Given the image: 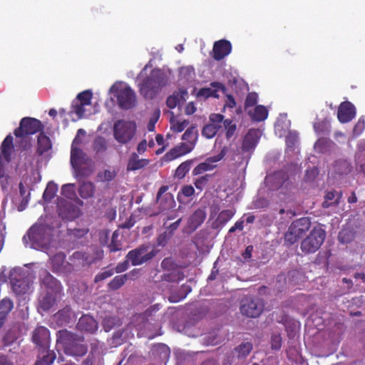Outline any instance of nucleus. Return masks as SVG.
I'll return each mask as SVG.
<instances>
[{"instance_id":"obj_1","label":"nucleus","mask_w":365,"mask_h":365,"mask_svg":"<svg viewBox=\"0 0 365 365\" xmlns=\"http://www.w3.org/2000/svg\"><path fill=\"white\" fill-rule=\"evenodd\" d=\"M56 345L61 347L66 355L81 357L88 351L83 344V337L78 336L66 329L59 330L56 334Z\"/></svg>"},{"instance_id":"obj_2","label":"nucleus","mask_w":365,"mask_h":365,"mask_svg":"<svg viewBox=\"0 0 365 365\" xmlns=\"http://www.w3.org/2000/svg\"><path fill=\"white\" fill-rule=\"evenodd\" d=\"M168 82L167 75L160 68L153 69L139 84V91L146 99H153Z\"/></svg>"},{"instance_id":"obj_3","label":"nucleus","mask_w":365,"mask_h":365,"mask_svg":"<svg viewBox=\"0 0 365 365\" xmlns=\"http://www.w3.org/2000/svg\"><path fill=\"white\" fill-rule=\"evenodd\" d=\"M136 130L134 121L118 120L113 124V137L118 143L125 145L133 139Z\"/></svg>"},{"instance_id":"obj_4","label":"nucleus","mask_w":365,"mask_h":365,"mask_svg":"<svg viewBox=\"0 0 365 365\" xmlns=\"http://www.w3.org/2000/svg\"><path fill=\"white\" fill-rule=\"evenodd\" d=\"M311 220L303 217L294 220L284 235V242L292 245L301 239L311 227Z\"/></svg>"},{"instance_id":"obj_5","label":"nucleus","mask_w":365,"mask_h":365,"mask_svg":"<svg viewBox=\"0 0 365 365\" xmlns=\"http://www.w3.org/2000/svg\"><path fill=\"white\" fill-rule=\"evenodd\" d=\"M326 232L319 226H315L309 234L302 241L300 248L304 254L317 252L323 244Z\"/></svg>"},{"instance_id":"obj_6","label":"nucleus","mask_w":365,"mask_h":365,"mask_svg":"<svg viewBox=\"0 0 365 365\" xmlns=\"http://www.w3.org/2000/svg\"><path fill=\"white\" fill-rule=\"evenodd\" d=\"M157 254V251L150 244H143L130 250L125 258L133 266H138L151 260Z\"/></svg>"},{"instance_id":"obj_7","label":"nucleus","mask_w":365,"mask_h":365,"mask_svg":"<svg viewBox=\"0 0 365 365\" xmlns=\"http://www.w3.org/2000/svg\"><path fill=\"white\" fill-rule=\"evenodd\" d=\"M43 126L41 120L30 118H23L20 122L19 127L14 130V135L17 138H23L26 135H34L42 130Z\"/></svg>"},{"instance_id":"obj_8","label":"nucleus","mask_w":365,"mask_h":365,"mask_svg":"<svg viewBox=\"0 0 365 365\" xmlns=\"http://www.w3.org/2000/svg\"><path fill=\"white\" fill-rule=\"evenodd\" d=\"M264 304L259 298L245 297L242 300L241 313L250 318L258 317L263 311Z\"/></svg>"},{"instance_id":"obj_9","label":"nucleus","mask_w":365,"mask_h":365,"mask_svg":"<svg viewBox=\"0 0 365 365\" xmlns=\"http://www.w3.org/2000/svg\"><path fill=\"white\" fill-rule=\"evenodd\" d=\"M66 255L58 252L50 258L51 270L56 274H68L73 270V266L66 261Z\"/></svg>"},{"instance_id":"obj_10","label":"nucleus","mask_w":365,"mask_h":365,"mask_svg":"<svg viewBox=\"0 0 365 365\" xmlns=\"http://www.w3.org/2000/svg\"><path fill=\"white\" fill-rule=\"evenodd\" d=\"M209 120V123L202 130V135L207 139L212 138L222 128L224 115L220 113H212Z\"/></svg>"},{"instance_id":"obj_11","label":"nucleus","mask_w":365,"mask_h":365,"mask_svg":"<svg viewBox=\"0 0 365 365\" xmlns=\"http://www.w3.org/2000/svg\"><path fill=\"white\" fill-rule=\"evenodd\" d=\"M45 232L46 228L43 225H34L28 230L26 235L23 237V240L26 243H28V238L33 247L40 246L44 243Z\"/></svg>"},{"instance_id":"obj_12","label":"nucleus","mask_w":365,"mask_h":365,"mask_svg":"<svg viewBox=\"0 0 365 365\" xmlns=\"http://www.w3.org/2000/svg\"><path fill=\"white\" fill-rule=\"evenodd\" d=\"M116 98L119 107L123 109L128 110L135 106V94L129 86L120 89L118 92Z\"/></svg>"},{"instance_id":"obj_13","label":"nucleus","mask_w":365,"mask_h":365,"mask_svg":"<svg viewBox=\"0 0 365 365\" xmlns=\"http://www.w3.org/2000/svg\"><path fill=\"white\" fill-rule=\"evenodd\" d=\"M32 341L38 347L39 350L42 349V352L49 348L50 344V331L43 326L36 327L32 334Z\"/></svg>"},{"instance_id":"obj_14","label":"nucleus","mask_w":365,"mask_h":365,"mask_svg":"<svg viewBox=\"0 0 365 365\" xmlns=\"http://www.w3.org/2000/svg\"><path fill=\"white\" fill-rule=\"evenodd\" d=\"M356 116V108L349 101L342 102L337 112V118L339 122L346 123L351 121Z\"/></svg>"},{"instance_id":"obj_15","label":"nucleus","mask_w":365,"mask_h":365,"mask_svg":"<svg viewBox=\"0 0 365 365\" xmlns=\"http://www.w3.org/2000/svg\"><path fill=\"white\" fill-rule=\"evenodd\" d=\"M232 51L231 43L225 39L215 41L212 48V57L216 61H220L228 56Z\"/></svg>"},{"instance_id":"obj_16","label":"nucleus","mask_w":365,"mask_h":365,"mask_svg":"<svg viewBox=\"0 0 365 365\" xmlns=\"http://www.w3.org/2000/svg\"><path fill=\"white\" fill-rule=\"evenodd\" d=\"M58 215L63 218L72 220L77 217V210L72 202L61 200L58 204Z\"/></svg>"},{"instance_id":"obj_17","label":"nucleus","mask_w":365,"mask_h":365,"mask_svg":"<svg viewBox=\"0 0 365 365\" xmlns=\"http://www.w3.org/2000/svg\"><path fill=\"white\" fill-rule=\"evenodd\" d=\"M210 86V88H200L197 92V97H203L206 99L210 97L218 98L219 95L217 92L219 90L222 91L223 93H225L227 91L225 85L220 82H212L211 83Z\"/></svg>"},{"instance_id":"obj_18","label":"nucleus","mask_w":365,"mask_h":365,"mask_svg":"<svg viewBox=\"0 0 365 365\" xmlns=\"http://www.w3.org/2000/svg\"><path fill=\"white\" fill-rule=\"evenodd\" d=\"M259 138V131L256 129H250L245 135L242 142V151L249 152L253 150L256 147Z\"/></svg>"},{"instance_id":"obj_19","label":"nucleus","mask_w":365,"mask_h":365,"mask_svg":"<svg viewBox=\"0 0 365 365\" xmlns=\"http://www.w3.org/2000/svg\"><path fill=\"white\" fill-rule=\"evenodd\" d=\"M77 328L81 331L93 333L98 329V323L90 315H83L77 323Z\"/></svg>"},{"instance_id":"obj_20","label":"nucleus","mask_w":365,"mask_h":365,"mask_svg":"<svg viewBox=\"0 0 365 365\" xmlns=\"http://www.w3.org/2000/svg\"><path fill=\"white\" fill-rule=\"evenodd\" d=\"M149 162L148 159H139L138 154L133 153L128 159L126 170L130 172L140 170L147 166Z\"/></svg>"},{"instance_id":"obj_21","label":"nucleus","mask_w":365,"mask_h":365,"mask_svg":"<svg viewBox=\"0 0 365 365\" xmlns=\"http://www.w3.org/2000/svg\"><path fill=\"white\" fill-rule=\"evenodd\" d=\"M206 213L201 209L195 210L189 217L188 227L192 231L196 230L205 221Z\"/></svg>"},{"instance_id":"obj_22","label":"nucleus","mask_w":365,"mask_h":365,"mask_svg":"<svg viewBox=\"0 0 365 365\" xmlns=\"http://www.w3.org/2000/svg\"><path fill=\"white\" fill-rule=\"evenodd\" d=\"M13 308L14 302L10 298L5 297L0 302V328Z\"/></svg>"},{"instance_id":"obj_23","label":"nucleus","mask_w":365,"mask_h":365,"mask_svg":"<svg viewBox=\"0 0 365 365\" xmlns=\"http://www.w3.org/2000/svg\"><path fill=\"white\" fill-rule=\"evenodd\" d=\"M342 197L341 192L331 190L327 192L324 196V200L322 202L324 208H328L331 206H336L339 204V201Z\"/></svg>"},{"instance_id":"obj_24","label":"nucleus","mask_w":365,"mask_h":365,"mask_svg":"<svg viewBox=\"0 0 365 365\" xmlns=\"http://www.w3.org/2000/svg\"><path fill=\"white\" fill-rule=\"evenodd\" d=\"M11 284L14 292L16 294H24L29 289V282L25 279L11 278Z\"/></svg>"},{"instance_id":"obj_25","label":"nucleus","mask_w":365,"mask_h":365,"mask_svg":"<svg viewBox=\"0 0 365 365\" xmlns=\"http://www.w3.org/2000/svg\"><path fill=\"white\" fill-rule=\"evenodd\" d=\"M253 346L251 342H242L236 346L231 352V355L237 356L238 359L247 357L252 350Z\"/></svg>"},{"instance_id":"obj_26","label":"nucleus","mask_w":365,"mask_h":365,"mask_svg":"<svg viewBox=\"0 0 365 365\" xmlns=\"http://www.w3.org/2000/svg\"><path fill=\"white\" fill-rule=\"evenodd\" d=\"M351 170V165L346 160L339 159L336 160L334 164V173L335 175H347Z\"/></svg>"},{"instance_id":"obj_27","label":"nucleus","mask_w":365,"mask_h":365,"mask_svg":"<svg viewBox=\"0 0 365 365\" xmlns=\"http://www.w3.org/2000/svg\"><path fill=\"white\" fill-rule=\"evenodd\" d=\"M41 283L46 288L53 291L58 290L60 286L59 282L47 271L43 273Z\"/></svg>"},{"instance_id":"obj_28","label":"nucleus","mask_w":365,"mask_h":365,"mask_svg":"<svg viewBox=\"0 0 365 365\" xmlns=\"http://www.w3.org/2000/svg\"><path fill=\"white\" fill-rule=\"evenodd\" d=\"M55 302L56 299L53 295L49 292H46L39 299L38 309L47 312L53 306Z\"/></svg>"},{"instance_id":"obj_29","label":"nucleus","mask_w":365,"mask_h":365,"mask_svg":"<svg viewBox=\"0 0 365 365\" xmlns=\"http://www.w3.org/2000/svg\"><path fill=\"white\" fill-rule=\"evenodd\" d=\"M38 148L37 151L39 155H43L51 148V142L50 138L43 133H41L38 137L37 140Z\"/></svg>"},{"instance_id":"obj_30","label":"nucleus","mask_w":365,"mask_h":365,"mask_svg":"<svg viewBox=\"0 0 365 365\" xmlns=\"http://www.w3.org/2000/svg\"><path fill=\"white\" fill-rule=\"evenodd\" d=\"M78 192L83 199L92 197L95 192V185L91 182H84L80 185Z\"/></svg>"},{"instance_id":"obj_31","label":"nucleus","mask_w":365,"mask_h":365,"mask_svg":"<svg viewBox=\"0 0 365 365\" xmlns=\"http://www.w3.org/2000/svg\"><path fill=\"white\" fill-rule=\"evenodd\" d=\"M184 277L185 275L183 272L178 269L170 271L168 273L163 274L161 276L162 280L168 282H179L182 280Z\"/></svg>"},{"instance_id":"obj_32","label":"nucleus","mask_w":365,"mask_h":365,"mask_svg":"<svg viewBox=\"0 0 365 365\" xmlns=\"http://www.w3.org/2000/svg\"><path fill=\"white\" fill-rule=\"evenodd\" d=\"M39 351H41L42 354L46 352V354L43 355L41 358H38L34 365H51L56 358L55 352L49 351L48 349L44 350L43 352H42V349L39 350Z\"/></svg>"},{"instance_id":"obj_33","label":"nucleus","mask_w":365,"mask_h":365,"mask_svg":"<svg viewBox=\"0 0 365 365\" xmlns=\"http://www.w3.org/2000/svg\"><path fill=\"white\" fill-rule=\"evenodd\" d=\"M13 148V137L11 135H7L1 146V153L6 160H9L11 150Z\"/></svg>"},{"instance_id":"obj_34","label":"nucleus","mask_w":365,"mask_h":365,"mask_svg":"<svg viewBox=\"0 0 365 365\" xmlns=\"http://www.w3.org/2000/svg\"><path fill=\"white\" fill-rule=\"evenodd\" d=\"M198 132L195 126L189 127L183 133L182 139L187 142L188 144L195 146L197 140Z\"/></svg>"},{"instance_id":"obj_35","label":"nucleus","mask_w":365,"mask_h":365,"mask_svg":"<svg viewBox=\"0 0 365 365\" xmlns=\"http://www.w3.org/2000/svg\"><path fill=\"white\" fill-rule=\"evenodd\" d=\"M250 115L252 120L260 122L264 120L268 115V110L264 106H257L253 113H250Z\"/></svg>"},{"instance_id":"obj_36","label":"nucleus","mask_w":365,"mask_h":365,"mask_svg":"<svg viewBox=\"0 0 365 365\" xmlns=\"http://www.w3.org/2000/svg\"><path fill=\"white\" fill-rule=\"evenodd\" d=\"M235 215V211L232 210H222L216 220H215V224H216V227H222L224 226L228 221H230L232 217L234 216Z\"/></svg>"},{"instance_id":"obj_37","label":"nucleus","mask_w":365,"mask_h":365,"mask_svg":"<svg viewBox=\"0 0 365 365\" xmlns=\"http://www.w3.org/2000/svg\"><path fill=\"white\" fill-rule=\"evenodd\" d=\"M58 191V185L55 182L51 181L47 184V186L43 192V198L46 202L51 201L56 196Z\"/></svg>"},{"instance_id":"obj_38","label":"nucleus","mask_w":365,"mask_h":365,"mask_svg":"<svg viewBox=\"0 0 365 365\" xmlns=\"http://www.w3.org/2000/svg\"><path fill=\"white\" fill-rule=\"evenodd\" d=\"M192 163V160H188L182 163L175 170V177L178 179L184 178L190 170Z\"/></svg>"},{"instance_id":"obj_39","label":"nucleus","mask_w":365,"mask_h":365,"mask_svg":"<svg viewBox=\"0 0 365 365\" xmlns=\"http://www.w3.org/2000/svg\"><path fill=\"white\" fill-rule=\"evenodd\" d=\"M126 281L127 280L124 274L115 276L108 284V287L110 290L115 291L120 288L126 282Z\"/></svg>"},{"instance_id":"obj_40","label":"nucleus","mask_w":365,"mask_h":365,"mask_svg":"<svg viewBox=\"0 0 365 365\" xmlns=\"http://www.w3.org/2000/svg\"><path fill=\"white\" fill-rule=\"evenodd\" d=\"M223 125L226 130L225 136L227 139L231 138L237 130V125L231 119H225L222 121Z\"/></svg>"},{"instance_id":"obj_41","label":"nucleus","mask_w":365,"mask_h":365,"mask_svg":"<svg viewBox=\"0 0 365 365\" xmlns=\"http://www.w3.org/2000/svg\"><path fill=\"white\" fill-rule=\"evenodd\" d=\"M216 165L210 164L207 160L205 162L200 163L197 166H196L192 170L193 175H200L206 171L212 170L215 168H216Z\"/></svg>"},{"instance_id":"obj_42","label":"nucleus","mask_w":365,"mask_h":365,"mask_svg":"<svg viewBox=\"0 0 365 365\" xmlns=\"http://www.w3.org/2000/svg\"><path fill=\"white\" fill-rule=\"evenodd\" d=\"M107 149V142L106 140L101 136H98L96 138L93 142V150L97 153H103L105 152Z\"/></svg>"},{"instance_id":"obj_43","label":"nucleus","mask_w":365,"mask_h":365,"mask_svg":"<svg viewBox=\"0 0 365 365\" xmlns=\"http://www.w3.org/2000/svg\"><path fill=\"white\" fill-rule=\"evenodd\" d=\"M355 160L356 168L365 175V151L357 152L355 155Z\"/></svg>"},{"instance_id":"obj_44","label":"nucleus","mask_w":365,"mask_h":365,"mask_svg":"<svg viewBox=\"0 0 365 365\" xmlns=\"http://www.w3.org/2000/svg\"><path fill=\"white\" fill-rule=\"evenodd\" d=\"M92 96V92L89 90H86L78 93L75 100L83 104L89 106L91 103Z\"/></svg>"},{"instance_id":"obj_45","label":"nucleus","mask_w":365,"mask_h":365,"mask_svg":"<svg viewBox=\"0 0 365 365\" xmlns=\"http://www.w3.org/2000/svg\"><path fill=\"white\" fill-rule=\"evenodd\" d=\"M314 129L318 134L330 132V124L327 120H322L314 124Z\"/></svg>"},{"instance_id":"obj_46","label":"nucleus","mask_w":365,"mask_h":365,"mask_svg":"<svg viewBox=\"0 0 365 365\" xmlns=\"http://www.w3.org/2000/svg\"><path fill=\"white\" fill-rule=\"evenodd\" d=\"M116 176V173L114 170H106L103 172H100L97 175V178L101 182H109L113 180Z\"/></svg>"},{"instance_id":"obj_47","label":"nucleus","mask_w":365,"mask_h":365,"mask_svg":"<svg viewBox=\"0 0 365 365\" xmlns=\"http://www.w3.org/2000/svg\"><path fill=\"white\" fill-rule=\"evenodd\" d=\"M178 146L170 149L164 156L163 160L166 162L172 161L180 156L183 155V153H180Z\"/></svg>"},{"instance_id":"obj_48","label":"nucleus","mask_w":365,"mask_h":365,"mask_svg":"<svg viewBox=\"0 0 365 365\" xmlns=\"http://www.w3.org/2000/svg\"><path fill=\"white\" fill-rule=\"evenodd\" d=\"M61 195L67 198L72 199L76 195L75 185L71 183L63 185L61 187Z\"/></svg>"},{"instance_id":"obj_49","label":"nucleus","mask_w":365,"mask_h":365,"mask_svg":"<svg viewBox=\"0 0 365 365\" xmlns=\"http://www.w3.org/2000/svg\"><path fill=\"white\" fill-rule=\"evenodd\" d=\"M86 104H83L76 100L72 103V110L78 115V118H82L85 114L86 110L84 107Z\"/></svg>"},{"instance_id":"obj_50","label":"nucleus","mask_w":365,"mask_h":365,"mask_svg":"<svg viewBox=\"0 0 365 365\" xmlns=\"http://www.w3.org/2000/svg\"><path fill=\"white\" fill-rule=\"evenodd\" d=\"M160 115V110L159 108H156L153 113L152 117L150 118L149 123L148 124L147 128L148 131L152 132L155 130V126L156 123L158 122L159 118Z\"/></svg>"},{"instance_id":"obj_51","label":"nucleus","mask_w":365,"mask_h":365,"mask_svg":"<svg viewBox=\"0 0 365 365\" xmlns=\"http://www.w3.org/2000/svg\"><path fill=\"white\" fill-rule=\"evenodd\" d=\"M19 193L21 197H22V201L21 202L20 206L21 207H26L27 204L29 203V199H30V192L27 193V191L23 184V182H20L19 185Z\"/></svg>"},{"instance_id":"obj_52","label":"nucleus","mask_w":365,"mask_h":365,"mask_svg":"<svg viewBox=\"0 0 365 365\" xmlns=\"http://www.w3.org/2000/svg\"><path fill=\"white\" fill-rule=\"evenodd\" d=\"M227 148L225 146L222 148V150L217 155L210 156V157L207 158L206 160H207V162L210 164L215 165V163L220 161L225 156V155L227 154Z\"/></svg>"},{"instance_id":"obj_53","label":"nucleus","mask_w":365,"mask_h":365,"mask_svg":"<svg viewBox=\"0 0 365 365\" xmlns=\"http://www.w3.org/2000/svg\"><path fill=\"white\" fill-rule=\"evenodd\" d=\"M210 177L211 175H205L196 179L194 182L195 187L200 190H202L207 185Z\"/></svg>"},{"instance_id":"obj_54","label":"nucleus","mask_w":365,"mask_h":365,"mask_svg":"<svg viewBox=\"0 0 365 365\" xmlns=\"http://www.w3.org/2000/svg\"><path fill=\"white\" fill-rule=\"evenodd\" d=\"M258 96L256 93H249L246 97L245 102V108L252 107L257 103Z\"/></svg>"},{"instance_id":"obj_55","label":"nucleus","mask_w":365,"mask_h":365,"mask_svg":"<svg viewBox=\"0 0 365 365\" xmlns=\"http://www.w3.org/2000/svg\"><path fill=\"white\" fill-rule=\"evenodd\" d=\"M114 274V270L110 269L97 274L94 278V282L98 283L110 277Z\"/></svg>"},{"instance_id":"obj_56","label":"nucleus","mask_w":365,"mask_h":365,"mask_svg":"<svg viewBox=\"0 0 365 365\" xmlns=\"http://www.w3.org/2000/svg\"><path fill=\"white\" fill-rule=\"evenodd\" d=\"M194 193H195V189L192 185H184L181 188L180 192L178 193V199L180 202L181 195L185 197H191L192 195H193Z\"/></svg>"},{"instance_id":"obj_57","label":"nucleus","mask_w":365,"mask_h":365,"mask_svg":"<svg viewBox=\"0 0 365 365\" xmlns=\"http://www.w3.org/2000/svg\"><path fill=\"white\" fill-rule=\"evenodd\" d=\"M83 152L80 148H76L73 145L71 147V163L72 165L77 163L81 158Z\"/></svg>"},{"instance_id":"obj_58","label":"nucleus","mask_w":365,"mask_h":365,"mask_svg":"<svg viewBox=\"0 0 365 365\" xmlns=\"http://www.w3.org/2000/svg\"><path fill=\"white\" fill-rule=\"evenodd\" d=\"M282 346V337L280 335L274 334L272 336L271 348L273 350H279Z\"/></svg>"},{"instance_id":"obj_59","label":"nucleus","mask_w":365,"mask_h":365,"mask_svg":"<svg viewBox=\"0 0 365 365\" xmlns=\"http://www.w3.org/2000/svg\"><path fill=\"white\" fill-rule=\"evenodd\" d=\"M179 101H180V98H179L178 94V95H172L167 98L166 105L169 108L173 109L179 103Z\"/></svg>"},{"instance_id":"obj_60","label":"nucleus","mask_w":365,"mask_h":365,"mask_svg":"<svg viewBox=\"0 0 365 365\" xmlns=\"http://www.w3.org/2000/svg\"><path fill=\"white\" fill-rule=\"evenodd\" d=\"M189 125V121L187 120H184L182 121H178L174 123L172 126V129L177 132H182L187 125Z\"/></svg>"},{"instance_id":"obj_61","label":"nucleus","mask_w":365,"mask_h":365,"mask_svg":"<svg viewBox=\"0 0 365 365\" xmlns=\"http://www.w3.org/2000/svg\"><path fill=\"white\" fill-rule=\"evenodd\" d=\"M365 128V120L364 118H359L356 125H354L353 133L358 135H360Z\"/></svg>"},{"instance_id":"obj_62","label":"nucleus","mask_w":365,"mask_h":365,"mask_svg":"<svg viewBox=\"0 0 365 365\" xmlns=\"http://www.w3.org/2000/svg\"><path fill=\"white\" fill-rule=\"evenodd\" d=\"M174 265V262L170 257L165 258L161 262V267L169 271L175 269Z\"/></svg>"},{"instance_id":"obj_63","label":"nucleus","mask_w":365,"mask_h":365,"mask_svg":"<svg viewBox=\"0 0 365 365\" xmlns=\"http://www.w3.org/2000/svg\"><path fill=\"white\" fill-rule=\"evenodd\" d=\"M141 269L138 268H135L130 271L129 272L125 274L126 280L130 279V280H135V279H138L140 275Z\"/></svg>"},{"instance_id":"obj_64","label":"nucleus","mask_w":365,"mask_h":365,"mask_svg":"<svg viewBox=\"0 0 365 365\" xmlns=\"http://www.w3.org/2000/svg\"><path fill=\"white\" fill-rule=\"evenodd\" d=\"M117 236H118V235H116L115 232H114L113 234L111 242H110V243L108 245V248H109V250H110V252H117V251H118V250H120L121 249L120 248V245L118 244L115 240V237H117Z\"/></svg>"}]
</instances>
